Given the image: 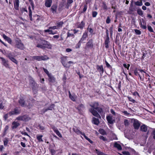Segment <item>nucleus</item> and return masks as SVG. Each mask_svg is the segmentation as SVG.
Wrapping results in <instances>:
<instances>
[{
	"instance_id": "nucleus-55",
	"label": "nucleus",
	"mask_w": 155,
	"mask_h": 155,
	"mask_svg": "<svg viewBox=\"0 0 155 155\" xmlns=\"http://www.w3.org/2000/svg\"><path fill=\"white\" fill-rule=\"evenodd\" d=\"M7 57L9 58V59L10 60V58H13L12 55L11 53H9L8 54H7Z\"/></svg>"
},
{
	"instance_id": "nucleus-29",
	"label": "nucleus",
	"mask_w": 155,
	"mask_h": 155,
	"mask_svg": "<svg viewBox=\"0 0 155 155\" xmlns=\"http://www.w3.org/2000/svg\"><path fill=\"white\" fill-rule=\"evenodd\" d=\"M12 114L11 112H9L8 113L5 114L4 116L5 120H6L10 116L12 115Z\"/></svg>"
},
{
	"instance_id": "nucleus-64",
	"label": "nucleus",
	"mask_w": 155,
	"mask_h": 155,
	"mask_svg": "<svg viewBox=\"0 0 155 155\" xmlns=\"http://www.w3.org/2000/svg\"><path fill=\"white\" fill-rule=\"evenodd\" d=\"M21 145L23 147H26L25 143L23 142H21Z\"/></svg>"
},
{
	"instance_id": "nucleus-34",
	"label": "nucleus",
	"mask_w": 155,
	"mask_h": 155,
	"mask_svg": "<svg viewBox=\"0 0 155 155\" xmlns=\"http://www.w3.org/2000/svg\"><path fill=\"white\" fill-rule=\"evenodd\" d=\"M135 4L136 5L141 6L143 5V3L141 1H137L135 2Z\"/></svg>"
},
{
	"instance_id": "nucleus-56",
	"label": "nucleus",
	"mask_w": 155,
	"mask_h": 155,
	"mask_svg": "<svg viewBox=\"0 0 155 155\" xmlns=\"http://www.w3.org/2000/svg\"><path fill=\"white\" fill-rule=\"evenodd\" d=\"M52 110V109L51 108H48L47 109H46L45 108H44L43 109V112H42V113H44L45 112H46L47 110Z\"/></svg>"
},
{
	"instance_id": "nucleus-50",
	"label": "nucleus",
	"mask_w": 155,
	"mask_h": 155,
	"mask_svg": "<svg viewBox=\"0 0 155 155\" xmlns=\"http://www.w3.org/2000/svg\"><path fill=\"white\" fill-rule=\"evenodd\" d=\"M28 9L29 11V16L31 17V15H32V11L31 9L30 6H29L28 7Z\"/></svg>"
},
{
	"instance_id": "nucleus-25",
	"label": "nucleus",
	"mask_w": 155,
	"mask_h": 155,
	"mask_svg": "<svg viewBox=\"0 0 155 155\" xmlns=\"http://www.w3.org/2000/svg\"><path fill=\"white\" fill-rule=\"evenodd\" d=\"M109 39L108 37H107L105 41V47L107 48L109 47Z\"/></svg>"
},
{
	"instance_id": "nucleus-60",
	"label": "nucleus",
	"mask_w": 155,
	"mask_h": 155,
	"mask_svg": "<svg viewBox=\"0 0 155 155\" xmlns=\"http://www.w3.org/2000/svg\"><path fill=\"white\" fill-rule=\"evenodd\" d=\"M122 153L123 154L125 155H130V153L129 152L127 151H124L122 152Z\"/></svg>"
},
{
	"instance_id": "nucleus-46",
	"label": "nucleus",
	"mask_w": 155,
	"mask_h": 155,
	"mask_svg": "<svg viewBox=\"0 0 155 155\" xmlns=\"http://www.w3.org/2000/svg\"><path fill=\"white\" fill-rule=\"evenodd\" d=\"M4 145L5 146H7L8 143V140L7 139L5 138L3 140Z\"/></svg>"
},
{
	"instance_id": "nucleus-7",
	"label": "nucleus",
	"mask_w": 155,
	"mask_h": 155,
	"mask_svg": "<svg viewBox=\"0 0 155 155\" xmlns=\"http://www.w3.org/2000/svg\"><path fill=\"white\" fill-rule=\"evenodd\" d=\"M0 58L2 60V64L6 68L10 69L11 67L8 64V61L2 57H0Z\"/></svg>"
},
{
	"instance_id": "nucleus-54",
	"label": "nucleus",
	"mask_w": 155,
	"mask_h": 155,
	"mask_svg": "<svg viewBox=\"0 0 155 155\" xmlns=\"http://www.w3.org/2000/svg\"><path fill=\"white\" fill-rule=\"evenodd\" d=\"M122 112L123 113L124 115L128 116L130 114L128 113V112L126 111H122Z\"/></svg>"
},
{
	"instance_id": "nucleus-47",
	"label": "nucleus",
	"mask_w": 155,
	"mask_h": 155,
	"mask_svg": "<svg viewBox=\"0 0 155 155\" xmlns=\"http://www.w3.org/2000/svg\"><path fill=\"white\" fill-rule=\"evenodd\" d=\"M58 29L57 27V26H55L51 27H49L48 29H50V30L51 29V30H55V29Z\"/></svg>"
},
{
	"instance_id": "nucleus-20",
	"label": "nucleus",
	"mask_w": 155,
	"mask_h": 155,
	"mask_svg": "<svg viewBox=\"0 0 155 155\" xmlns=\"http://www.w3.org/2000/svg\"><path fill=\"white\" fill-rule=\"evenodd\" d=\"M44 31L45 32H48L49 34L54 35L57 33V31H54L51 29L50 30L49 29L45 30H44Z\"/></svg>"
},
{
	"instance_id": "nucleus-6",
	"label": "nucleus",
	"mask_w": 155,
	"mask_h": 155,
	"mask_svg": "<svg viewBox=\"0 0 155 155\" xmlns=\"http://www.w3.org/2000/svg\"><path fill=\"white\" fill-rule=\"evenodd\" d=\"M134 128L135 129L138 130L140 125V122L137 120L134 119L133 120Z\"/></svg>"
},
{
	"instance_id": "nucleus-58",
	"label": "nucleus",
	"mask_w": 155,
	"mask_h": 155,
	"mask_svg": "<svg viewBox=\"0 0 155 155\" xmlns=\"http://www.w3.org/2000/svg\"><path fill=\"white\" fill-rule=\"evenodd\" d=\"M58 151V150H51V153L53 155L56 154V152Z\"/></svg>"
},
{
	"instance_id": "nucleus-19",
	"label": "nucleus",
	"mask_w": 155,
	"mask_h": 155,
	"mask_svg": "<svg viewBox=\"0 0 155 155\" xmlns=\"http://www.w3.org/2000/svg\"><path fill=\"white\" fill-rule=\"evenodd\" d=\"M2 36L4 39L7 41L8 43L10 44L12 43V40L10 38L7 37L4 34H3Z\"/></svg>"
},
{
	"instance_id": "nucleus-26",
	"label": "nucleus",
	"mask_w": 155,
	"mask_h": 155,
	"mask_svg": "<svg viewBox=\"0 0 155 155\" xmlns=\"http://www.w3.org/2000/svg\"><path fill=\"white\" fill-rule=\"evenodd\" d=\"M95 152L97 153V155H107V154L104 153L103 152H102L97 149L95 150Z\"/></svg>"
},
{
	"instance_id": "nucleus-41",
	"label": "nucleus",
	"mask_w": 155,
	"mask_h": 155,
	"mask_svg": "<svg viewBox=\"0 0 155 155\" xmlns=\"http://www.w3.org/2000/svg\"><path fill=\"white\" fill-rule=\"evenodd\" d=\"M134 30L137 35H139L141 34V32L140 30L137 29H134Z\"/></svg>"
},
{
	"instance_id": "nucleus-39",
	"label": "nucleus",
	"mask_w": 155,
	"mask_h": 155,
	"mask_svg": "<svg viewBox=\"0 0 155 155\" xmlns=\"http://www.w3.org/2000/svg\"><path fill=\"white\" fill-rule=\"evenodd\" d=\"M63 24V22L60 21L57 23V27L58 28V27L61 28L62 27Z\"/></svg>"
},
{
	"instance_id": "nucleus-1",
	"label": "nucleus",
	"mask_w": 155,
	"mask_h": 155,
	"mask_svg": "<svg viewBox=\"0 0 155 155\" xmlns=\"http://www.w3.org/2000/svg\"><path fill=\"white\" fill-rule=\"evenodd\" d=\"M90 106L92 107L89 109V111L95 117L101 118L100 115L98 114L96 110L100 113L102 115V113L103 112L101 108L98 107V103L97 102H93L90 104Z\"/></svg>"
},
{
	"instance_id": "nucleus-31",
	"label": "nucleus",
	"mask_w": 155,
	"mask_h": 155,
	"mask_svg": "<svg viewBox=\"0 0 155 155\" xmlns=\"http://www.w3.org/2000/svg\"><path fill=\"white\" fill-rule=\"evenodd\" d=\"M87 36V34L86 33H84L80 40V41L82 42L86 38Z\"/></svg>"
},
{
	"instance_id": "nucleus-2",
	"label": "nucleus",
	"mask_w": 155,
	"mask_h": 155,
	"mask_svg": "<svg viewBox=\"0 0 155 155\" xmlns=\"http://www.w3.org/2000/svg\"><path fill=\"white\" fill-rule=\"evenodd\" d=\"M30 118L28 116L24 115L18 117L15 120H23L28 121L30 119ZM20 125V124L16 120L14 121L12 123V127L13 129H15L17 128Z\"/></svg>"
},
{
	"instance_id": "nucleus-35",
	"label": "nucleus",
	"mask_w": 155,
	"mask_h": 155,
	"mask_svg": "<svg viewBox=\"0 0 155 155\" xmlns=\"http://www.w3.org/2000/svg\"><path fill=\"white\" fill-rule=\"evenodd\" d=\"M84 26V22L82 21L81 23L79 25L78 27L81 28H83Z\"/></svg>"
},
{
	"instance_id": "nucleus-28",
	"label": "nucleus",
	"mask_w": 155,
	"mask_h": 155,
	"mask_svg": "<svg viewBox=\"0 0 155 155\" xmlns=\"http://www.w3.org/2000/svg\"><path fill=\"white\" fill-rule=\"evenodd\" d=\"M93 121L94 124L96 125H97L99 123L98 119L95 117L93 118Z\"/></svg>"
},
{
	"instance_id": "nucleus-59",
	"label": "nucleus",
	"mask_w": 155,
	"mask_h": 155,
	"mask_svg": "<svg viewBox=\"0 0 155 155\" xmlns=\"http://www.w3.org/2000/svg\"><path fill=\"white\" fill-rule=\"evenodd\" d=\"M110 112L114 115L115 116L116 115V113L115 112L114 110L112 109H111L110 110Z\"/></svg>"
},
{
	"instance_id": "nucleus-40",
	"label": "nucleus",
	"mask_w": 155,
	"mask_h": 155,
	"mask_svg": "<svg viewBox=\"0 0 155 155\" xmlns=\"http://www.w3.org/2000/svg\"><path fill=\"white\" fill-rule=\"evenodd\" d=\"M127 98L131 102H132L133 103H134L135 102V101L133 99L132 97H131L128 96Z\"/></svg>"
},
{
	"instance_id": "nucleus-21",
	"label": "nucleus",
	"mask_w": 155,
	"mask_h": 155,
	"mask_svg": "<svg viewBox=\"0 0 155 155\" xmlns=\"http://www.w3.org/2000/svg\"><path fill=\"white\" fill-rule=\"evenodd\" d=\"M69 97L70 99L73 101H75L76 98V97L75 95H72L70 93V92L69 91Z\"/></svg>"
},
{
	"instance_id": "nucleus-30",
	"label": "nucleus",
	"mask_w": 155,
	"mask_h": 155,
	"mask_svg": "<svg viewBox=\"0 0 155 155\" xmlns=\"http://www.w3.org/2000/svg\"><path fill=\"white\" fill-rule=\"evenodd\" d=\"M49 78V81L51 82H54L55 81V78L51 76V74L49 75V76H48Z\"/></svg>"
},
{
	"instance_id": "nucleus-14",
	"label": "nucleus",
	"mask_w": 155,
	"mask_h": 155,
	"mask_svg": "<svg viewBox=\"0 0 155 155\" xmlns=\"http://www.w3.org/2000/svg\"><path fill=\"white\" fill-rule=\"evenodd\" d=\"M140 129L143 132H148V127L145 124H143L140 126Z\"/></svg>"
},
{
	"instance_id": "nucleus-10",
	"label": "nucleus",
	"mask_w": 155,
	"mask_h": 155,
	"mask_svg": "<svg viewBox=\"0 0 155 155\" xmlns=\"http://www.w3.org/2000/svg\"><path fill=\"white\" fill-rule=\"evenodd\" d=\"M16 47L21 50L23 49L24 48L23 44L21 42L20 40H18L17 41Z\"/></svg>"
},
{
	"instance_id": "nucleus-53",
	"label": "nucleus",
	"mask_w": 155,
	"mask_h": 155,
	"mask_svg": "<svg viewBox=\"0 0 155 155\" xmlns=\"http://www.w3.org/2000/svg\"><path fill=\"white\" fill-rule=\"evenodd\" d=\"M99 138L100 139L104 141L107 140L104 137L101 136L99 137Z\"/></svg>"
},
{
	"instance_id": "nucleus-37",
	"label": "nucleus",
	"mask_w": 155,
	"mask_h": 155,
	"mask_svg": "<svg viewBox=\"0 0 155 155\" xmlns=\"http://www.w3.org/2000/svg\"><path fill=\"white\" fill-rule=\"evenodd\" d=\"M57 7L55 6H52L51 8V10L52 11V12L54 13L56 12Z\"/></svg>"
},
{
	"instance_id": "nucleus-27",
	"label": "nucleus",
	"mask_w": 155,
	"mask_h": 155,
	"mask_svg": "<svg viewBox=\"0 0 155 155\" xmlns=\"http://www.w3.org/2000/svg\"><path fill=\"white\" fill-rule=\"evenodd\" d=\"M97 69L99 72H101L102 73H103L104 71V69L102 65H97Z\"/></svg>"
},
{
	"instance_id": "nucleus-12",
	"label": "nucleus",
	"mask_w": 155,
	"mask_h": 155,
	"mask_svg": "<svg viewBox=\"0 0 155 155\" xmlns=\"http://www.w3.org/2000/svg\"><path fill=\"white\" fill-rule=\"evenodd\" d=\"M93 46L92 41L91 40H90L86 43L85 47V48L86 49H87L89 48H92Z\"/></svg>"
},
{
	"instance_id": "nucleus-15",
	"label": "nucleus",
	"mask_w": 155,
	"mask_h": 155,
	"mask_svg": "<svg viewBox=\"0 0 155 155\" xmlns=\"http://www.w3.org/2000/svg\"><path fill=\"white\" fill-rule=\"evenodd\" d=\"M52 128L54 131L55 133L58 136L60 137H62L59 131L58 130L57 128L55 127H52Z\"/></svg>"
},
{
	"instance_id": "nucleus-63",
	"label": "nucleus",
	"mask_w": 155,
	"mask_h": 155,
	"mask_svg": "<svg viewBox=\"0 0 155 155\" xmlns=\"http://www.w3.org/2000/svg\"><path fill=\"white\" fill-rule=\"evenodd\" d=\"M9 127L8 125L6 126L4 129V132H6L8 129Z\"/></svg>"
},
{
	"instance_id": "nucleus-42",
	"label": "nucleus",
	"mask_w": 155,
	"mask_h": 155,
	"mask_svg": "<svg viewBox=\"0 0 155 155\" xmlns=\"http://www.w3.org/2000/svg\"><path fill=\"white\" fill-rule=\"evenodd\" d=\"M99 132L102 135H104L105 134V131L103 129H100L99 130Z\"/></svg>"
},
{
	"instance_id": "nucleus-57",
	"label": "nucleus",
	"mask_w": 155,
	"mask_h": 155,
	"mask_svg": "<svg viewBox=\"0 0 155 155\" xmlns=\"http://www.w3.org/2000/svg\"><path fill=\"white\" fill-rule=\"evenodd\" d=\"M21 133L23 135H26L30 137V136L28 135V134L25 132L22 131L21 132Z\"/></svg>"
},
{
	"instance_id": "nucleus-3",
	"label": "nucleus",
	"mask_w": 155,
	"mask_h": 155,
	"mask_svg": "<svg viewBox=\"0 0 155 155\" xmlns=\"http://www.w3.org/2000/svg\"><path fill=\"white\" fill-rule=\"evenodd\" d=\"M37 47L42 49L47 48L48 49H51L52 47L51 45L48 42L46 41H42L41 43L38 44Z\"/></svg>"
},
{
	"instance_id": "nucleus-61",
	"label": "nucleus",
	"mask_w": 155,
	"mask_h": 155,
	"mask_svg": "<svg viewBox=\"0 0 155 155\" xmlns=\"http://www.w3.org/2000/svg\"><path fill=\"white\" fill-rule=\"evenodd\" d=\"M88 30H89V32L91 34H92L93 33V30L92 29V28H88Z\"/></svg>"
},
{
	"instance_id": "nucleus-44",
	"label": "nucleus",
	"mask_w": 155,
	"mask_h": 155,
	"mask_svg": "<svg viewBox=\"0 0 155 155\" xmlns=\"http://www.w3.org/2000/svg\"><path fill=\"white\" fill-rule=\"evenodd\" d=\"M124 123L126 126H127L129 124V122L128 120L125 119L124 120Z\"/></svg>"
},
{
	"instance_id": "nucleus-5",
	"label": "nucleus",
	"mask_w": 155,
	"mask_h": 155,
	"mask_svg": "<svg viewBox=\"0 0 155 155\" xmlns=\"http://www.w3.org/2000/svg\"><path fill=\"white\" fill-rule=\"evenodd\" d=\"M139 71L140 72V74H139V76L140 81H143L144 80L145 75L146 76H147L148 74L144 71L143 70L139 69Z\"/></svg>"
},
{
	"instance_id": "nucleus-9",
	"label": "nucleus",
	"mask_w": 155,
	"mask_h": 155,
	"mask_svg": "<svg viewBox=\"0 0 155 155\" xmlns=\"http://www.w3.org/2000/svg\"><path fill=\"white\" fill-rule=\"evenodd\" d=\"M68 58L67 57H63L61 58V61L62 64L64 67L69 68L70 65H68L66 63Z\"/></svg>"
},
{
	"instance_id": "nucleus-49",
	"label": "nucleus",
	"mask_w": 155,
	"mask_h": 155,
	"mask_svg": "<svg viewBox=\"0 0 155 155\" xmlns=\"http://www.w3.org/2000/svg\"><path fill=\"white\" fill-rule=\"evenodd\" d=\"M43 69L44 71L46 74L48 75V76H49V75H50L51 74L49 73L48 70L44 68H43Z\"/></svg>"
},
{
	"instance_id": "nucleus-43",
	"label": "nucleus",
	"mask_w": 155,
	"mask_h": 155,
	"mask_svg": "<svg viewBox=\"0 0 155 155\" xmlns=\"http://www.w3.org/2000/svg\"><path fill=\"white\" fill-rule=\"evenodd\" d=\"M139 70L137 69H135L134 71V73L135 75H137L140 74L138 73V71H139Z\"/></svg>"
},
{
	"instance_id": "nucleus-32",
	"label": "nucleus",
	"mask_w": 155,
	"mask_h": 155,
	"mask_svg": "<svg viewBox=\"0 0 155 155\" xmlns=\"http://www.w3.org/2000/svg\"><path fill=\"white\" fill-rule=\"evenodd\" d=\"M42 137L43 136L42 135H38L37 136V138L39 142L43 141L42 139Z\"/></svg>"
},
{
	"instance_id": "nucleus-48",
	"label": "nucleus",
	"mask_w": 155,
	"mask_h": 155,
	"mask_svg": "<svg viewBox=\"0 0 155 155\" xmlns=\"http://www.w3.org/2000/svg\"><path fill=\"white\" fill-rule=\"evenodd\" d=\"M148 30L151 32H154L153 29L150 26H148Z\"/></svg>"
},
{
	"instance_id": "nucleus-23",
	"label": "nucleus",
	"mask_w": 155,
	"mask_h": 155,
	"mask_svg": "<svg viewBox=\"0 0 155 155\" xmlns=\"http://www.w3.org/2000/svg\"><path fill=\"white\" fill-rule=\"evenodd\" d=\"M114 147L117 148L119 150H122V147L117 142L115 143Z\"/></svg>"
},
{
	"instance_id": "nucleus-45",
	"label": "nucleus",
	"mask_w": 155,
	"mask_h": 155,
	"mask_svg": "<svg viewBox=\"0 0 155 155\" xmlns=\"http://www.w3.org/2000/svg\"><path fill=\"white\" fill-rule=\"evenodd\" d=\"M97 14V13L96 11L92 12V15L93 17H95Z\"/></svg>"
},
{
	"instance_id": "nucleus-22",
	"label": "nucleus",
	"mask_w": 155,
	"mask_h": 155,
	"mask_svg": "<svg viewBox=\"0 0 155 155\" xmlns=\"http://www.w3.org/2000/svg\"><path fill=\"white\" fill-rule=\"evenodd\" d=\"M37 128L40 130L41 132H43L45 131V127L40 125H39L37 127Z\"/></svg>"
},
{
	"instance_id": "nucleus-33",
	"label": "nucleus",
	"mask_w": 155,
	"mask_h": 155,
	"mask_svg": "<svg viewBox=\"0 0 155 155\" xmlns=\"http://www.w3.org/2000/svg\"><path fill=\"white\" fill-rule=\"evenodd\" d=\"M81 42H82L80 40L78 43L76 45L75 48L76 49L79 48L81 46Z\"/></svg>"
},
{
	"instance_id": "nucleus-8",
	"label": "nucleus",
	"mask_w": 155,
	"mask_h": 155,
	"mask_svg": "<svg viewBox=\"0 0 155 155\" xmlns=\"http://www.w3.org/2000/svg\"><path fill=\"white\" fill-rule=\"evenodd\" d=\"M106 119L108 123L110 124H113L115 122V118L110 115L107 116Z\"/></svg>"
},
{
	"instance_id": "nucleus-36",
	"label": "nucleus",
	"mask_w": 155,
	"mask_h": 155,
	"mask_svg": "<svg viewBox=\"0 0 155 155\" xmlns=\"http://www.w3.org/2000/svg\"><path fill=\"white\" fill-rule=\"evenodd\" d=\"M10 60L16 64H17L18 62L17 60L15 59L13 57V58H10Z\"/></svg>"
},
{
	"instance_id": "nucleus-4",
	"label": "nucleus",
	"mask_w": 155,
	"mask_h": 155,
	"mask_svg": "<svg viewBox=\"0 0 155 155\" xmlns=\"http://www.w3.org/2000/svg\"><path fill=\"white\" fill-rule=\"evenodd\" d=\"M33 60H35L38 61H45L49 59L46 55L33 56L32 57Z\"/></svg>"
},
{
	"instance_id": "nucleus-52",
	"label": "nucleus",
	"mask_w": 155,
	"mask_h": 155,
	"mask_svg": "<svg viewBox=\"0 0 155 155\" xmlns=\"http://www.w3.org/2000/svg\"><path fill=\"white\" fill-rule=\"evenodd\" d=\"M123 66L125 68H127V70H128L129 67L130 66V65L129 64H128V65H127L126 64H124Z\"/></svg>"
},
{
	"instance_id": "nucleus-13",
	"label": "nucleus",
	"mask_w": 155,
	"mask_h": 155,
	"mask_svg": "<svg viewBox=\"0 0 155 155\" xmlns=\"http://www.w3.org/2000/svg\"><path fill=\"white\" fill-rule=\"evenodd\" d=\"M19 0H15L14 1V8L16 10L19 9Z\"/></svg>"
},
{
	"instance_id": "nucleus-51",
	"label": "nucleus",
	"mask_w": 155,
	"mask_h": 155,
	"mask_svg": "<svg viewBox=\"0 0 155 155\" xmlns=\"http://www.w3.org/2000/svg\"><path fill=\"white\" fill-rule=\"evenodd\" d=\"M110 19L109 17H108L106 20V22L107 24H109L110 22Z\"/></svg>"
},
{
	"instance_id": "nucleus-16",
	"label": "nucleus",
	"mask_w": 155,
	"mask_h": 155,
	"mask_svg": "<svg viewBox=\"0 0 155 155\" xmlns=\"http://www.w3.org/2000/svg\"><path fill=\"white\" fill-rule=\"evenodd\" d=\"M142 22L143 24L141 21L140 23V25L141 26V28L143 29H146V24L143 19H142Z\"/></svg>"
},
{
	"instance_id": "nucleus-11",
	"label": "nucleus",
	"mask_w": 155,
	"mask_h": 155,
	"mask_svg": "<svg viewBox=\"0 0 155 155\" xmlns=\"http://www.w3.org/2000/svg\"><path fill=\"white\" fill-rule=\"evenodd\" d=\"M74 131L77 133L78 134H81L82 136H83L87 140H88L90 143H92V141L89 138H88L85 135L84 133H82V132L79 130L77 131Z\"/></svg>"
},
{
	"instance_id": "nucleus-18",
	"label": "nucleus",
	"mask_w": 155,
	"mask_h": 155,
	"mask_svg": "<svg viewBox=\"0 0 155 155\" xmlns=\"http://www.w3.org/2000/svg\"><path fill=\"white\" fill-rule=\"evenodd\" d=\"M12 115L14 114H19L20 113V110L17 108H15L14 110L11 111Z\"/></svg>"
},
{
	"instance_id": "nucleus-62",
	"label": "nucleus",
	"mask_w": 155,
	"mask_h": 155,
	"mask_svg": "<svg viewBox=\"0 0 155 155\" xmlns=\"http://www.w3.org/2000/svg\"><path fill=\"white\" fill-rule=\"evenodd\" d=\"M4 104L2 103H1L0 104V108L1 109H4Z\"/></svg>"
},
{
	"instance_id": "nucleus-38",
	"label": "nucleus",
	"mask_w": 155,
	"mask_h": 155,
	"mask_svg": "<svg viewBox=\"0 0 155 155\" xmlns=\"http://www.w3.org/2000/svg\"><path fill=\"white\" fill-rule=\"evenodd\" d=\"M137 13L140 15L142 16L143 15V11L141 9H138L137 10Z\"/></svg>"
},
{
	"instance_id": "nucleus-24",
	"label": "nucleus",
	"mask_w": 155,
	"mask_h": 155,
	"mask_svg": "<svg viewBox=\"0 0 155 155\" xmlns=\"http://www.w3.org/2000/svg\"><path fill=\"white\" fill-rule=\"evenodd\" d=\"M19 103L20 105L22 106H24L25 105H27V104H25L24 99L20 98L19 101Z\"/></svg>"
},
{
	"instance_id": "nucleus-17",
	"label": "nucleus",
	"mask_w": 155,
	"mask_h": 155,
	"mask_svg": "<svg viewBox=\"0 0 155 155\" xmlns=\"http://www.w3.org/2000/svg\"><path fill=\"white\" fill-rule=\"evenodd\" d=\"M52 2L51 0H46L45 5L47 7H50L51 5Z\"/></svg>"
}]
</instances>
